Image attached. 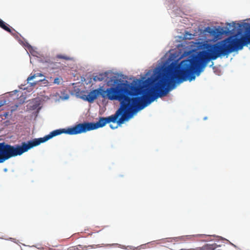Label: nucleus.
<instances>
[{
	"label": "nucleus",
	"mask_w": 250,
	"mask_h": 250,
	"mask_svg": "<svg viewBox=\"0 0 250 250\" xmlns=\"http://www.w3.org/2000/svg\"><path fill=\"white\" fill-rule=\"evenodd\" d=\"M205 31L212 35H215L216 33V30L212 29L209 27L206 28Z\"/></svg>",
	"instance_id": "8"
},
{
	"label": "nucleus",
	"mask_w": 250,
	"mask_h": 250,
	"mask_svg": "<svg viewBox=\"0 0 250 250\" xmlns=\"http://www.w3.org/2000/svg\"><path fill=\"white\" fill-rule=\"evenodd\" d=\"M79 248H83V247H82V246L81 245H78V246H77V249L78 250H79Z\"/></svg>",
	"instance_id": "15"
},
{
	"label": "nucleus",
	"mask_w": 250,
	"mask_h": 250,
	"mask_svg": "<svg viewBox=\"0 0 250 250\" xmlns=\"http://www.w3.org/2000/svg\"><path fill=\"white\" fill-rule=\"evenodd\" d=\"M62 81V79L61 78L57 77L54 79L53 83L59 84Z\"/></svg>",
	"instance_id": "12"
},
{
	"label": "nucleus",
	"mask_w": 250,
	"mask_h": 250,
	"mask_svg": "<svg viewBox=\"0 0 250 250\" xmlns=\"http://www.w3.org/2000/svg\"><path fill=\"white\" fill-rule=\"evenodd\" d=\"M93 79L95 82L104 81L108 83H114L116 82V80H119L117 74L111 71H106L93 76Z\"/></svg>",
	"instance_id": "4"
},
{
	"label": "nucleus",
	"mask_w": 250,
	"mask_h": 250,
	"mask_svg": "<svg viewBox=\"0 0 250 250\" xmlns=\"http://www.w3.org/2000/svg\"><path fill=\"white\" fill-rule=\"evenodd\" d=\"M201 73V51L179 63L175 62L156 68L154 77L134 80L132 83L116 80L113 86L104 90L97 89L98 96L116 100L122 109H143L158 97L167 95L172 83H181L195 78Z\"/></svg>",
	"instance_id": "1"
},
{
	"label": "nucleus",
	"mask_w": 250,
	"mask_h": 250,
	"mask_svg": "<svg viewBox=\"0 0 250 250\" xmlns=\"http://www.w3.org/2000/svg\"><path fill=\"white\" fill-rule=\"evenodd\" d=\"M56 57L59 59H64L65 60H71V58L69 57L65 56V55H61V54L57 55Z\"/></svg>",
	"instance_id": "9"
},
{
	"label": "nucleus",
	"mask_w": 250,
	"mask_h": 250,
	"mask_svg": "<svg viewBox=\"0 0 250 250\" xmlns=\"http://www.w3.org/2000/svg\"><path fill=\"white\" fill-rule=\"evenodd\" d=\"M38 77H43V79L35 80L34 83H31V84L32 85H36L39 82L45 81V77L43 75V74H42L41 73H35L34 74H31L30 76L28 77V78L27 79V81L28 83H29V82L30 81L32 80L36 79V78Z\"/></svg>",
	"instance_id": "5"
},
{
	"label": "nucleus",
	"mask_w": 250,
	"mask_h": 250,
	"mask_svg": "<svg viewBox=\"0 0 250 250\" xmlns=\"http://www.w3.org/2000/svg\"><path fill=\"white\" fill-rule=\"evenodd\" d=\"M205 250L204 249H200V250Z\"/></svg>",
	"instance_id": "16"
},
{
	"label": "nucleus",
	"mask_w": 250,
	"mask_h": 250,
	"mask_svg": "<svg viewBox=\"0 0 250 250\" xmlns=\"http://www.w3.org/2000/svg\"><path fill=\"white\" fill-rule=\"evenodd\" d=\"M45 142L44 137L34 139L21 145L12 146L5 142L0 143V163H3L11 158L21 155L31 148Z\"/></svg>",
	"instance_id": "3"
},
{
	"label": "nucleus",
	"mask_w": 250,
	"mask_h": 250,
	"mask_svg": "<svg viewBox=\"0 0 250 250\" xmlns=\"http://www.w3.org/2000/svg\"><path fill=\"white\" fill-rule=\"evenodd\" d=\"M57 64H60V63H57V62H56L55 64V63H54V64H53V65H56V66H55H55H52V68H56L59 67V65H58Z\"/></svg>",
	"instance_id": "13"
},
{
	"label": "nucleus",
	"mask_w": 250,
	"mask_h": 250,
	"mask_svg": "<svg viewBox=\"0 0 250 250\" xmlns=\"http://www.w3.org/2000/svg\"><path fill=\"white\" fill-rule=\"evenodd\" d=\"M98 91L96 89L91 91L84 99L89 103H92L98 97Z\"/></svg>",
	"instance_id": "6"
},
{
	"label": "nucleus",
	"mask_w": 250,
	"mask_h": 250,
	"mask_svg": "<svg viewBox=\"0 0 250 250\" xmlns=\"http://www.w3.org/2000/svg\"><path fill=\"white\" fill-rule=\"evenodd\" d=\"M193 35L192 34L188 33V32H186L185 35H184V38L186 39L190 40L193 38Z\"/></svg>",
	"instance_id": "10"
},
{
	"label": "nucleus",
	"mask_w": 250,
	"mask_h": 250,
	"mask_svg": "<svg viewBox=\"0 0 250 250\" xmlns=\"http://www.w3.org/2000/svg\"><path fill=\"white\" fill-rule=\"evenodd\" d=\"M0 27L4 30L7 31L8 32L11 34L12 33V30L11 28L9 27V25L1 19H0Z\"/></svg>",
	"instance_id": "7"
},
{
	"label": "nucleus",
	"mask_w": 250,
	"mask_h": 250,
	"mask_svg": "<svg viewBox=\"0 0 250 250\" xmlns=\"http://www.w3.org/2000/svg\"><path fill=\"white\" fill-rule=\"evenodd\" d=\"M215 248H216L215 244L208 245L206 247V249L207 250H214L215 249Z\"/></svg>",
	"instance_id": "11"
},
{
	"label": "nucleus",
	"mask_w": 250,
	"mask_h": 250,
	"mask_svg": "<svg viewBox=\"0 0 250 250\" xmlns=\"http://www.w3.org/2000/svg\"><path fill=\"white\" fill-rule=\"evenodd\" d=\"M110 127L112 129H115V128H116L118 127V126L117 125L116 126L114 127L112 125H110Z\"/></svg>",
	"instance_id": "14"
},
{
	"label": "nucleus",
	"mask_w": 250,
	"mask_h": 250,
	"mask_svg": "<svg viewBox=\"0 0 250 250\" xmlns=\"http://www.w3.org/2000/svg\"><path fill=\"white\" fill-rule=\"evenodd\" d=\"M141 109H122L119 108L113 115L107 117H100L96 123L84 122L80 123L73 127L67 129H60L53 130L49 134L44 136L45 142L52 137L66 133L75 135L86 132L88 131L97 129L104 126L107 123L117 122L118 125L123 124L125 121L129 119L132 115Z\"/></svg>",
	"instance_id": "2"
}]
</instances>
